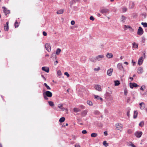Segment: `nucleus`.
I'll list each match as a JSON object with an SVG mask.
<instances>
[{
	"label": "nucleus",
	"mask_w": 147,
	"mask_h": 147,
	"mask_svg": "<svg viewBox=\"0 0 147 147\" xmlns=\"http://www.w3.org/2000/svg\"><path fill=\"white\" fill-rule=\"evenodd\" d=\"M94 70L95 71H98L99 70V68H95Z\"/></svg>",
	"instance_id": "774afa93"
},
{
	"label": "nucleus",
	"mask_w": 147,
	"mask_h": 147,
	"mask_svg": "<svg viewBox=\"0 0 147 147\" xmlns=\"http://www.w3.org/2000/svg\"><path fill=\"white\" fill-rule=\"evenodd\" d=\"M127 18L126 17L123 15H122L121 16V21L123 22H125V20H126Z\"/></svg>",
	"instance_id": "a211bd4d"
},
{
	"label": "nucleus",
	"mask_w": 147,
	"mask_h": 147,
	"mask_svg": "<svg viewBox=\"0 0 147 147\" xmlns=\"http://www.w3.org/2000/svg\"><path fill=\"white\" fill-rule=\"evenodd\" d=\"M45 47L46 50L48 52H49L51 51V47L50 44L48 43H47L45 45Z\"/></svg>",
	"instance_id": "39448f33"
},
{
	"label": "nucleus",
	"mask_w": 147,
	"mask_h": 147,
	"mask_svg": "<svg viewBox=\"0 0 147 147\" xmlns=\"http://www.w3.org/2000/svg\"><path fill=\"white\" fill-rule=\"evenodd\" d=\"M42 70L45 71L47 73H48L49 71V67H43L42 68Z\"/></svg>",
	"instance_id": "9b49d317"
},
{
	"label": "nucleus",
	"mask_w": 147,
	"mask_h": 147,
	"mask_svg": "<svg viewBox=\"0 0 147 147\" xmlns=\"http://www.w3.org/2000/svg\"><path fill=\"white\" fill-rule=\"evenodd\" d=\"M139 105L140 106V108L142 110L144 109L145 107V104L143 102H142L140 103L139 104Z\"/></svg>",
	"instance_id": "ddd939ff"
},
{
	"label": "nucleus",
	"mask_w": 147,
	"mask_h": 147,
	"mask_svg": "<svg viewBox=\"0 0 147 147\" xmlns=\"http://www.w3.org/2000/svg\"><path fill=\"white\" fill-rule=\"evenodd\" d=\"M82 133L84 134H85L87 133V131L86 130H83L82 131Z\"/></svg>",
	"instance_id": "603ef678"
},
{
	"label": "nucleus",
	"mask_w": 147,
	"mask_h": 147,
	"mask_svg": "<svg viewBox=\"0 0 147 147\" xmlns=\"http://www.w3.org/2000/svg\"><path fill=\"white\" fill-rule=\"evenodd\" d=\"M73 110L76 113L78 112V108H74L73 109Z\"/></svg>",
	"instance_id": "ea45409f"
},
{
	"label": "nucleus",
	"mask_w": 147,
	"mask_h": 147,
	"mask_svg": "<svg viewBox=\"0 0 147 147\" xmlns=\"http://www.w3.org/2000/svg\"><path fill=\"white\" fill-rule=\"evenodd\" d=\"M117 67L118 69L121 70L123 69V67L122 66V64L121 63H119L117 65Z\"/></svg>",
	"instance_id": "4468645a"
},
{
	"label": "nucleus",
	"mask_w": 147,
	"mask_h": 147,
	"mask_svg": "<svg viewBox=\"0 0 147 147\" xmlns=\"http://www.w3.org/2000/svg\"><path fill=\"white\" fill-rule=\"evenodd\" d=\"M89 59L92 62H95L97 60V59L96 58V57H92L91 58H90Z\"/></svg>",
	"instance_id": "393cba45"
},
{
	"label": "nucleus",
	"mask_w": 147,
	"mask_h": 147,
	"mask_svg": "<svg viewBox=\"0 0 147 147\" xmlns=\"http://www.w3.org/2000/svg\"><path fill=\"white\" fill-rule=\"evenodd\" d=\"M104 134L105 136H107L108 135L107 132V131H104Z\"/></svg>",
	"instance_id": "680f3d73"
},
{
	"label": "nucleus",
	"mask_w": 147,
	"mask_h": 147,
	"mask_svg": "<svg viewBox=\"0 0 147 147\" xmlns=\"http://www.w3.org/2000/svg\"><path fill=\"white\" fill-rule=\"evenodd\" d=\"M127 132L129 134H131L132 133V131L130 129H129V130H128Z\"/></svg>",
	"instance_id": "6e6d98bb"
},
{
	"label": "nucleus",
	"mask_w": 147,
	"mask_h": 147,
	"mask_svg": "<svg viewBox=\"0 0 147 147\" xmlns=\"http://www.w3.org/2000/svg\"><path fill=\"white\" fill-rule=\"evenodd\" d=\"M75 23V22L74 20H72L71 22V24L72 25H74Z\"/></svg>",
	"instance_id": "864d4df0"
},
{
	"label": "nucleus",
	"mask_w": 147,
	"mask_h": 147,
	"mask_svg": "<svg viewBox=\"0 0 147 147\" xmlns=\"http://www.w3.org/2000/svg\"><path fill=\"white\" fill-rule=\"evenodd\" d=\"M127 93V90L126 88H125L124 90V95H126Z\"/></svg>",
	"instance_id": "37998d69"
},
{
	"label": "nucleus",
	"mask_w": 147,
	"mask_h": 147,
	"mask_svg": "<svg viewBox=\"0 0 147 147\" xmlns=\"http://www.w3.org/2000/svg\"><path fill=\"white\" fill-rule=\"evenodd\" d=\"M80 108H81L82 109H83L85 108V107L83 105H81L80 106Z\"/></svg>",
	"instance_id": "13d9d810"
},
{
	"label": "nucleus",
	"mask_w": 147,
	"mask_h": 147,
	"mask_svg": "<svg viewBox=\"0 0 147 147\" xmlns=\"http://www.w3.org/2000/svg\"><path fill=\"white\" fill-rule=\"evenodd\" d=\"M129 86L131 88H133L134 87H137L139 86L135 83H132L131 82L129 83Z\"/></svg>",
	"instance_id": "7ed1b4c3"
},
{
	"label": "nucleus",
	"mask_w": 147,
	"mask_h": 147,
	"mask_svg": "<svg viewBox=\"0 0 147 147\" xmlns=\"http://www.w3.org/2000/svg\"><path fill=\"white\" fill-rule=\"evenodd\" d=\"M4 29L5 31H8L9 30V26L5 25L4 26Z\"/></svg>",
	"instance_id": "e433bc0d"
},
{
	"label": "nucleus",
	"mask_w": 147,
	"mask_h": 147,
	"mask_svg": "<svg viewBox=\"0 0 147 147\" xmlns=\"http://www.w3.org/2000/svg\"><path fill=\"white\" fill-rule=\"evenodd\" d=\"M43 95H44L49 97H51L52 96V93L49 91H47L43 93Z\"/></svg>",
	"instance_id": "f257e3e1"
},
{
	"label": "nucleus",
	"mask_w": 147,
	"mask_h": 147,
	"mask_svg": "<svg viewBox=\"0 0 147 147\" xmlns=\"http://www.w3.org/2000/svg\"><path fill=\"white\" fill-rule=\"evenodd\" d=\"M94 88L95 89L98 91H100L101 90L100 86L98 85H95Z\"/></svg>",
	"instance_id": "2eb2a0df"
},
{
	"label": "nucleus",
	"mask_w": 147,
	"mask_h": 147,
	"mask_svg": "<svg viewBox=\"0 0 147 147\" xmlns=\"http://www.w3.org/2000/svg\"><path fill=\"white\" fill-rule=\"evenodd\" d=\"M138 112L137 111H134V114L133 115V118L136 119L137 117Z\"/></svg>",
	"instance_id": "6ab92c4d"
},
{
	"label": "nucleus",
	"mask_w": 147,
	"mask_h": 147,
	"mask_svg": "<svg viewBox=\"0 0 147 147\" xmlns=\"http://www.w3.org/2000/svg\"><path fill=\"white\" fill-rule=\"evenodd\" d=\"M104 57L103 55H99L96 57V58L97 60L100 61L101 59L102 58Z\"/></svg>",
	"instance_id": "9d476101"
},
{
	"label": "nucleus",
	"mask_w": 147,
	"mask_h": 147,
	"mask_svg": "<svg viewBox=\"0 0 147 147\" xmlns=\"http://www.w3.org/2000/svg\"><path fill=\"white\" fill-rule=\"evenodd\" d=\"M18 23L17 21L16 20L15 23V24H14V26L16 28L18 27L19 25H18Z\"/></svg>",
	"instance_id": "4c0bfd02"
},
{
	"label": "nucleus",
	"mask_w": 147,
	"mask_h": 147,
	"mask_svg": "<svg viewBox=\"0 0 147 147\" xmlns=\"http://www.w3.org/2000/svg\"><path fill=\"white\" fill-rule=\"evenodd\" d=\"M57 63H58V61L57 60L54 63L55 65H56Z\"/></svg>",
	"instance_id": "0e129e2a"
},
{
	"label": "nucleus",
	"mask_w": 147,
	"mask_h": 147,
	"mask_svg": "<svg viewBox=\"0 0 147 147\" xmlns=\"http://www.w3.org/2000/svg\"><path fill=\"white\" fill-rule=\"evenodd\" d=\"M144 33V31L142 28L140 26L139 27L138 30L137 34L140 36L142 35Z\"/></svg>",
	"instance_id": "f03ea898"
},
{
	"label": "nucleus",
	"mask_w": 147,
	"mask_h": 147,
	"mask_svg": "<svg viewBox=\"0 0 147 147\" xmlns=\"http://www.w3.org/2000/svg\"><path fill=\"white\" fill-rule=\"evenodd\" d=\"M117 130H120L122 127V125L121 124L117 123L115 125Z\"/></svg>",
	"instance_id": "f8f14e48"
},
{
	"label": "nucleus",
	"mask_w": 147,
	"mask_h": 147,
	"mask_svg": "<svg viewBox=\"0 0 147 147\" xmlns=\"http://www.w3.org/2000/svg\"><path fill=\"white\" fill-rule=\"evenodd\" d=\"M48 103L49 105L51 107H53L54 105L53 102L52 101H49Z\"/></svg>",
	"instance_id": "c85d7f7f"
},
{
	"label": "nucleus",
	"mask_w": 147,
	"mask_h": 147,
	"mask_svg": "<svg viewBox=\"0 0 147 147\" xmlns=\"http://www.w3.org/2000/svg\"><path fill=\"white\" fill-rule=\"evenodd\" d=\"M129 78L130 79H131V81H132L133 80V79H134V78H133V77H130Z\"/></svg>",
	"instance_id": "338daca9"
},
{
	"label": "nucleus",
	"mask_w": 147,
	"mask_h": 147,
	"mask_svg": "<svg viewBox=\"0 0 147 147\" xmlns=\"http://www.w3.org/2000/svg\"><path fill=\"white\" fill-rule=\"evenodd\" d=\"M144 125V121H141L139 124V125L141 127H142Z\"/></svg>",
	"instance_id": "473e14b6"
},
{
	"label": "nucleus",
	"mask_w": 147,
	"mask_h": 147,
	"mask_svg": "<svg viewBox=\"0 0 147 147\" xmlns=\"http://www.w3.org/2000/svg\"><path fill=\"white\" fill-rule=\"evenodd\" d=\"M143 72V68L142 67H140L138 69V73L139 74H141Z\"/></svg>",
	"instance_id": "dca6fc26"
},
{
	"label": "nucleus",
	"mask_w": 147,
	"mask_h": 147,
	"mask_svg": "<svg viewBox=\"0 0 147 147\" xmlns=\"http://www.w3.org/2000/svg\"><path fill=\"white\" fill-rule=\"evenodd\" d=\"M133 46L134 48H137L138 47V45L135 42H134L132 43Z\"/></svg>",
	"instance_id": "c756f323"
},
{
	"label": "nucleus",
	"mask_w": 147,
	"mask_h": 147,
	"mask_svg": "<svg viewBox=\"0 0 147 147\" xmlns=\"http://www.w3.org/2000/svg\"><path fill=\"white\" fill-rule=\"evenodd\" d=\"M123 12H125L127 11V8L125 7H124L123 8Z\"/></svg>",
	"instance_id": "09e8293b"
},
{
	"label": "nucleus",
	"mask_w": 147,
	"mask_h": 147,
	"mask_svg": "<svg viewBox=\"0 0 147 147\" xmlns=\"http://www.w3.org/2000/svg\"><path fill=\"white\" fill-rule=\"evenodd\" d=\"M87 111L86 110H85L84 111L81 113V115L83 117H84L86 115L87 113Z\"/></svg>",
	"instance_id": "412c9836"
},
{
	"label": "nucleus",
	"mask_w": 147,
	"mask_h": 147,
	"mask_svg": "<svg viewBox=\"0 0 147 147\" xmlns=\"http://www.w3.org/2000/svg\"><path fill=\"white\" fill-rule=\"evenodd\" d=\"M106 57L108 58H111L113 57V55L112 53H108L106 55Z\"/></svg>",
	"instance_id": "aec40b11"
},
{
	"label": "nucleus",
	"mask_w": 147,
	"mask_h": 147,
	"mask_svg": "<svg viewBox=\"0 0 147 147\" xmlns=\"http://www.w3.org/2000/svg\"><path fill=\"white\" fill-rule=\"evenodd\" d=\"M63 107V105L62 104H59L58 106V107L60 109H62V107Z\"/></svg>",
	"instance_id": "79ce46f5"
},
{
	"label": "nucleus",
	"mask_w": 147,
	"mask_h": 147,
	"mask_svg": "<svg viewBox=\"0 0 147 147\" xmlns=\"http://www.w3.org/2000/svg\"><path fill=\"white\" fill-rule=\"evenodd\" d=\"M99 113L100 112L98 111H95L94 112V114L96 115H99Z\"/></svg>",
	"instance_id": "49530a36"
},
{
	"label": "nucleus",
	"mask_w": 147,
	"mask_h": 147,
	"mask_svg": "<svg viewBox=\"0 0 147 147\" xmlns=\"http://www.w3.org/2000/svg\"><path fill=\"white\" fill-rule=\"evenodd\" d=\"M44 85L46 87L47 89L49 90H50L51 89L50 87L48 86L46 83H45L44 84Z\"/></svg>",
	"instance_id": "72a5a7b5"
},
{
	"label": "nucleus",
	"mask_w": 147,
	"mask_h": 147,
	"mask_svg": "<svg viewBox=\"0 0 147 147\" xmlns=\"http://www.w3.org/2000/svg\"><path fill=\"white\" fill-rule=\"evenodd\" d=\"M109 10L107 9H100V12L104 14L106 13H109Z\"/></svg>",
	"instance_id": "0eeeda50"
},
{
	"label": "nucleus",
	"mask_w": 147,
	"mask_h": 147,
	"mask_svg": "<svg viewBox=\"0 0 147 147\" xmlns=\"http://www.w3.org/2000/svg\"><path fill=\"white\" fill-rule=\"evenodd\" d=\"M97 136V134L96 133H93L91 134V136L92 137H96Z\"/></svg>",
	"instance_id": "bb28decb"
},
{
	"label": "nucleus",
	"mask_w": 147,
	"mask_h": 147,
	"mask_svg": "<svg viewBox=\"0 0 147 147\" xmlns=\"http://www.w3.org/2000/svg\"><path fill=\"white\" fill-rule=\"evenodd\" d=\"M142 134V131H137L135 132V135L136 137L138 138H140L141 137Z\"/></svg>",
	"instance_id": "423d86ee"
},
{
	"label": "nucleus",
	"mask_w": 147,
	"mask_h": 147,
	"mask_svg": "<svg viewBox=\"0 0 147 147\" xmlns=\"http://www.w3.org/2000/svg\"><path fill=\"white\" fill-rule=\"evenodd\" d=\"M65 120V118L64 117H61L59 119V121L60 123H62Z\"/></svg>",
	"instance_id": "b1692460"
},
{
	"label": "nucleus",
	"mask_w": 147,
	"mask_h": 147,
	"mask_svg": "<svg viewBox=\"0 0 147 147\" xmlns=\"http://www.w3.org/2000/svg\"><path fill=\"white\" fill-rule=\"evenodd\" d=\"M129 145L131 146L132 147H136V146L131 142Z\"/></svg>",
	"instance_id": "bf43d9fd"
},
{
	"label": "nucleus",
	"mask_w": 147,
	"mask_h": 147,
	"mask_svg": "<svg viewBox=\"0 0 147 147\" xmlns=\"http://www.w3.org/2000/svg\"><path fill=\"white\" fill-rule=\"evenodd\" d=\"M103 145L105 146L106 147L109 146L108 143H107V141H103Z\"/></svg>",
	"instance_id": "7c9ffc66"
},
{
	"label": "nucleus",
	"mask_w": 147,
	"mask_h": 147,
	"mask_svg": "<svg viewBox=\"0 0 147 147\" xmlns=\"http://www.w3.org/2000/svg\"><path fill=\"white\" fill-rule=\"evenodd\" d=\"M75 147H80L79 144H76L75 145Z\"/></svg>",
	"instance_id": "052dcab7"
},
{
	"label": "nucleus",
	"mask_w": 147,
	"mask_h": 147,
	"mask_svg": "<svg viewBox=\"0 0 147 147\" xmlns=\"http://www.w3.org/2000/svg\"><path fill=\"white\" fill-rule=\"evenodd\" d=\"M131 100V98L130 97H128L127 99V102L129 103L130 101Z\"/></svg>",
	"instance_id": "8fccbe9b"
},
{
	"label": "nucleus",
	"mask_w": 147,
	"mask_h": 147,
	"mask_svg": "<svg viewBox=\"0 0 147 147\" xmlns=\"http://www.w3.org/2000/svg\"><path fill=\"white\" fill-rule=\"evenodd\" d=\"M43 95V97H44V99L46 100H47L49 99V98H48L47 97H48L47 96H46L45 95Z\"/></svg>",
	"instance_id": "3c124183"
},
{
	"label": "nucleus",
	"mask_w": 147,
	"mask_h": 147,
	"mask_svg": "<svg viewBox=\"0 0 147 147\" xmlns=\"http://www.w3.org/2000/svg\"><path fill=\"white\" fill-rule=\"evenodd\" d=\"M64 11V10L63 9H60L58 11H57V13L58 14H62L63 13Z\"/></svg>",
	"instance_id": "cd10ccee"
},
{
	"label": "nucleus",
	"mask_w": 147,
	"mask_h": 147,
	"mask_svg": "<svg viewBox=\"0 0 147 147\" xmlns=\"http://www.w3.org/2000/svg\"><path fill=\"white\" fill-rule=\"evenodd\" d=\"M2 8L3 10V12L5 13V15H7V14L10 13V11L7 9L5 7H3Z\"/></svg>",
	"instance_id": "20e7f679"
},
{
	"label": "nucleus",
	"mask_w": 147,
	"mask_h": 147,
	"mask_svg": "<svg viewBox=\"0 0 147 147\" xmlns=\"http://www.w3.org/2000/svg\"><path fill=\"white\" fill-rule=\"evenodd\" d=\"M94 97L95 98H96L97 100H100L101 101H102L103 99L101 97H100L98 95H94Z\"/></svg>",
	"instance_id": "4be33fe9"
},
{
	"label": "nucleus",
	"mask_w": 147,
	"mask_h": 147,
	"mask_svg": "<svg viewBox=\"0 0 147 147\" xmlns=\"http://www.w3.org/2000/svg\"><path fill=\"white\" fill-rule=\"evenodd\" d=\"M141 24L144 27H147V23L142 22Z\"/></svg>",
	"instance_id": "f704fd0d"
},
{
	"label": "nucleus",
	"mask_w": 147,
	"mask_h": 147,
	"mask_svg": "<svg viewBox=\"0 0 147 147\" xmlns=\"http://www.w3.org/2000/svg\"><path fill=\"white\" fill-rule=\"evenodd\" d=\"M87 103L90 106H92L93 105L92 102L88 100L87 102Z\"/></svg>",
	"instance_id": "c9c22d12"
},
{
	"label": "nucleus",
	"mask_w": 147,
	"mask_h": 147,
	"mask_svg": "<svg viewBox=\"0 0 147 147\" xmlns=\"http://www.w3.org/2000/svg\"><path fill=\"white\" fill-rule=\"evenodd\" d=\"M73 1L74 2H78L80 0H73Z\"/></svg>",
	"instance_id": "69168bd1"
},
{
	"label": "nucleus",
	"mask_w": 147,
	"mask_h": 147,
	"mask_svg": "<svg viewBox=\"0 0 147 147\" xmlns=\"http://www.w3.org/2000/svg\"><path fill=\"white\" fill-rule=\"evenodd\" d=\"M129 5L130 8H132L134 7L135 4L133 2L130 1L129 2Z\"/></svg>",
	"instance_id": "f3484780"
},
{
	"label": "nucleus",
	"mask_w": 147,
	"mask_h": 147,
	"mask_svg": "<svg viewBox=\"0 0 147 147\" xmlns=\"http://www.w3.org/2000/svg\"><path fill=\"white\" fill-rule=\"evenodd\" d=\"M132 63L133 66H134L135 65L136 63L133 60H132Z\"/></svg>",
	"instance_id": "e2e57ef3"
},
{
	"label": "nucleus",
	"mask_w": 147,
	"mask_h": 147,
	"mask_svg": "<svg viewBox=\"0 0 147 147\" xmlns=\"http://www.w3.org/2000/svg\"><path fill=\"white\" fill-rule=\"evenodd\" d=\"M90 19L91 20L93 21L94 20V17H93V16H90Z\"/></svg>",
	"instance_id": "de8ad7c7"
},
{
	"label": "nucleus",
	"mask_w": 147,
	"mask_h": 147,
	"mask_svg": "<svg viewBox=\"0 0 147 147\" xmlns=\"http://www.w3.org/2000/svg\"><path fill=\"white\" fill-rule=\"evenodd\" d=\"M54 57L55 58V59H56L57 58V57L56 55H55V53H54L51 55V57L53 58V57Z\"/></svg>",
	"instance_id": "58836bf2"
},
{
	"label": "nucleus",
	"mask_w": 147,
	"mask_h": 147,
	"mask_svg": "<svg viewBox=\"0 0 147 147\" xmlns=\"http://www.w3.org/2000/svg\"><path fill=\"white\" fill-rule=\"evenodd\" d=\"M64 75L66 76L67 77L69 76V75L67 72H65L64 73Z\"/></svg>",
	"instance_id": "c03bdc74"
},
{
	"label": "nucleus",
	"mask_w": 147,
	"mask_h": 147,
	"mask_svg": "<svg viewBox=\"0 0 147 147\" xmlns=\"http://www.w3.org/2000/svg\"><path fill=\"white\" fill-rule=\"evenodd\" d=\"M43 34L44 36H46L47 35V33L45 31H43Z\"/></svg>",
	"instance_id": "5fc2aeb1"
},
{
	"label": "nucleus",
	"mask_w": 147,
	"mask_h": 147,
	"mask_svg": "<svg viewBox=\"0 0 147 147\" xmlns=\"http://www.w3.org/2000/svg\"><path fill=\"white\" fill-rule=\"evenodd\" d=\"M143 88H145L146 87L144 85L142 86L140 88V90H144V89H143Z\"/></svg>",
	"instance_id": "a18cd8bd"
},
{
	"label": "nucleus",
	"mask_w": 147,
	"mask_h": 147,
	"mask_svg": "<svg viewBox=\"0 0 147 147\" xmlns=\"http://www.w3.org/2000/svg\"><path fill=\"white\" fill-rule=\"evenodd\" d=\"M143 57L142 56L138 60V64L139 65H141L143 63Z\"/></svg>",
	"instance_id": "6e6552de"
},
{
	"label": "nucleus",
	"mask_w": 147,
	"mask_h": 147,
	"mask_svg": "<svg viewBox=\"0 0 147 147\" xmlns=\"http://www.w3.org/2000/svg\"><path fill=\"white\" fill-rule=\"evenodd\" d=\"M114 83L115 86H118L120 84L119 81L118 80L115 81Z\"/></svg>",
	"instance_id": "5701e85b"
},
{
	"label": "nucleus",
	"mask_w": 147,
	"mask_h": 147,
	"mask_svg": "<svg viewBox=\"0 0 147 147\" xmlns=\"http://www.w3.org/2000/svg\"><path fill=\"white\" fill-rule=\"evenodd\" d=\"M124 29L125 30H126L128 28H131V27L130 26L124 25Z\"/></svg>",
	"instance_id": "2f4dec72"
},
{
	"label": "nucleus",
	"mask_w": 147,
	"mask_h": 147,
	"mask_svg": "<svg viewBox=\"0 0 147 147\" xmlns=\"http://www.w3.org/2000/svg\"><path fill=\"white\" fill-rule=\"evenodd\" d=\"M61 49L59 48H58L56 51V54L57 55H59L60 53V52H61Z\"/></svg>",
	"instance_id": "a878e982"
},
{
	"label": "nucleus",
	"mask_w": 147,
	"mask_h": 147,
	"mask_svg": "<svg viewBox=\"0 0 147 147\" xmlns=\"http://www.w3.org/2000/svg\"><path fill=\"white\" fill-rule=\"evenodd\" d=\"M129 112H130V111H127V116L128 117H129L130 115H129Z\"/></svg>",
	"instance_id": "4d7b16f0"
},
{
	"label": "nucleus",
	"mask_w": 147,
	"mask_h": 147,
	"mask_svg": "<svg viewBox=\"0 0 147 147\" xmlns=\"http://www.w3.org/2000/svg\"><path fill=\"white\" fill-rule=\"evenodd\" d=\"M57 74L58 76H61L62 74L61 71L60 70H58L57 72Z\"/></svg>",
	"instance_id": "a19ab883"
},
{
	"label": "nucleus",
	"mask_w": 147,
	"mask_h": 147,
	"mask_svg": "<svg viewBox=\"0 0 147 147\" xmlns=\"http://www.w3.org/2000/svg\"><path fill=\"white\" fill-rule=\"evenodd\" d=\"M113 71V69L112 68H110L109 69L107 72V74L109 76H111L112 75V73Z\"/></svg>",
	"instance_id": "1a4fd4ad"
}]
</instances>
